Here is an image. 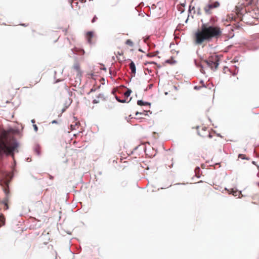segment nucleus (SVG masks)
I'll use <instances>...</instances> for the list:
<instances>
[{
    "label": "nucleus",
    "instance_id": "20",
    "mask_svg": "<svg viewBox=\"0 0 259 259\" xmlns=\"http://www.w3.org/2000/svg\"><path fill=\"white\" fill-rule=\"evenodd\" d=\"M82 3H84L86 2V0H79Z\"/></svg>",
    "mask_w": 259,
    "mask_h": 259
},
{
    "label": "nucleus",
    "instance_id": "13",
    "mask_svg": "<svg viewBox=\"0 0 259 259\" xmlns=\"http://www.w3.org/2000/svg\"><path fill=\"white\" fill-rule=\"evenodd\" d=\"M100 87V85H98L97 87H96V86H94L90 90V92L88 93V94H89L90 93H92V92H95V91H97V89H99Z\"/></svg>",
    "mask_w": 259,
    "mask_h": 259
},
{
    "label": "nucleus",
    "instance_id": "15",
    "mask_svg": "<svg viewBox=\"0 0 259 259\" xmlns=\"http://www.w3.org/2000/svg\"><path fill=\"white\" fill-rule=\"evenodd\" d=\"M238 157L240 158H241L242 159H246V158L245 157V155L244 154H239L238 155Z\"/></svg>",
    "mask_w": 259,
    "mask_h": 259
},
{
    "label": "nucleus",
    "instance_id": "29",
    "mask_svg": "<svg viewBox=\"0 0 259 259\" xmlns=\"http://www.w3.org/2000/svg\"><path fill=\"white\" fill-rule=\"evenodd\" d=\"M138 114H139V112H137L136 114L137 115Z\"/></svg>",
    "mask_w": 259,
    "mask_h": 259
},
{
    "label": "nucleus",
    "instance_id": "21",
    "mask_svg": "<svg viewBox=\"0 0 259 259\" xmlns=\"http://www.w3.org/2000/svg\"><path fill=\"white\" fill-rule=\"evenodd\" d=\"M200 88H201L200 86H195V89H200Z\"/></svg>",
    "mask_w": 259,
    "mask_h": 259
},
{
    "label": "nucleus",
    "instance_id": "22",
    "mask_svg": "<svg viewBox=\"0 0 259 259\" xmlns=\"http://www.w3.org/2000/svg\"><path fill=\"white\" fill-rule=\"evenodd\" d=\"M116 99L119 102V100H120V99H119V98L117 96H116Z\"/></svg>",
    "mask_w": 259,
    "mask_h": 259
},
{
    "label": "nucleus",
    "instance_id": "24",
    "mask_svg": "<svg viewBox=\"0 0 259 259\" xmlns=\"http://www.w3.org/2000/svg\"><path fill=\"white\" fill-rule=\"evenodd\" d=\"M56 122H56V121H55V120H54V121H52V123H56Z\"/></svg>",
    "mask_w": 259,
    "mask_h": 259
},
{
    "label": "nucleus",
    "instance_id": "2",
    "mask_svg": "<svg viewBox=\"0 0 259 259\" xmlns=\"http://www.w3.org/2000/svg\"><path fill=\"white\" fill-rule=\"evenodd\" d=\"M17 145L15 143H10L3 139L0 140V156L4 154L12 155L14 156L13 151L17 148Z\"/></svg>",
    "mask_w": 259,
    "mask_h": 259
},
{
    "label": "nucleus",
    "instance_id": "16",
    "mask_svg": "<svg viewBox=\"0 0 259 259\" xmlns=\"http://www.w3.org/2000/svg\"><path fill=\"white\" fill-rule=\"evenodd\" d=\"M98 18L96 16H94V17H93V19L92 20V23H95L96 20H97Z\"/></svg>",
    "mask_w": 259,
    "mask_h": 259
},
{
    "label": "nucleus",
    "instance_id": "6",
    "mask_svg": "<svg viewBox=\"0 0 259 259\" xmlns=\"http://www.w3.org/2000/svg\"><path fill=\"white\" fill-rule=\"evenodd\" d=\"M106 98L104 94H100L98 95L97 97V99H94L93 101V104H97L100 103V102L104 101H105Z\"/></svg>",
    "mask_w": 259,
    "mask_h": 259
},
{
    "label": "nucleus",
    "instance_id": "1",
    "mask_svg": "<svg viewBox=\"0 0 259 259\" xmlns=\"http://www.w3.org/2000/svg\"><path fill=\"white\" fill-rule=\"evenodd\" d=\"M222 30L219 26L211 25L209 23L202 24L194 34V42L195 44L200 45L209 42L213 38L218 39L222 36Z\"/></svg>",
    "mask_w": 259,
    "mask_h": 259
},
{
    "label": "nucleus",
    "instance_id": "18",
    "mask_svg": "<svg viewBox=\"0 0 259 259\" xmlns=\"http://www.w3.org/2000/svg\"><path fill=\"white\" fill-rule=\"evenodd\" d=\"M33 126L34 127V131L35 132H37L38 131V127L36 124H33Z\"/></svg>",
    "mask_w": 259,
    "mask_h": 259
},
{
    "label": "nucleus",
    "instance_id": "9",
    "mask_svg": "<svg viewBox=\"0 0 259 259\" xmlns=\"http://www.w3.org/2000/svg\"><path fill=\"white\" fill-rule=\"evenodd\" d=\"M130 68L131 70L132 73L134 74V75L136 74V66L135 63L132 61L131 63L130 64Z\"/></svg>",
    "mask_w": 259,
    "mask_h": 259
},
{
    "label": "nucleus",
    "instance_id": "5",
    "mask_svg": "<svg viewBox=\"0 0 259 259\" xmlns=\"http://www.w3.org/2000/svg\"><path fill=\"white\" fill-rule=\"evenodd\" d=\"M198 134L203 137H208L209 138H211V136L210 133L208 131H207V128L206 127H202L201 130L199 129L198 130Z\"/></svg>",
    "mask_w": 259,
    "mask_h": 259
},
{
    "label": "nucleus",
    "instance_id": "4",
    "mask_svg": "<svg viewBox=\"0 0 259 259\" xmlns=\"http://www.w3.org/2000/svg\"><path fill=\"white\" fill-rule=\"evenodd\" d=\"M219 59L217 56H211L207 60L204 61V62L211 68V69H217L219 65Z\"/></svg>",
    "mask_w": 259,
    "mask_h": 259
},
{
    "label": "nucleus",
    "instance_id": "26",
    "mask_svg": "<svg viewBox=\"0 0 259 259\" xmlns=\"http://www.w3.org/2000/svg\"><path fill=\"white\" fill-rule=\"evenodd\" d=\"M32 122H33V123H34V122H35V121H34V119L32 120Z\"/></svg>",
    "mask_w": 259,
    "mask_h": 259
},
{
    "label": "nucleus",
    "instance_id": "7",
    "mask_svg": "<svg viewBox=\"0 0 259 259\" xmlns=\"http://www.w3.org/2000/svg\"><path fill=\"white\" fill-rule=\"evenodd\" d=\"M73 69L74 71H76V75L77 76H81V71L80 70V65L78 62H76L74 64L73 66Z\"/></svg>",
    "mask_w": 259,
    "mask_h": 259
},
{
    "label": "nucleus",
    "instance_id": "3",
    "mask_svg": "<svg viewBox=\"0 0 259 259\" xmlns=\"http://www.w3.org/2000/svg\"><path fill=\"white\" fill-rule=\"evenodd\" d=\"M220 6V3L219 2L209 0L208 4L204 6L203 10L206 15H211L212 14L213 10Z\"/></svg>",
    "mask_w": 259,
    "mask_h": 259
},
{
    "label": "nucleus",
    "instance_id": "23",
    "mask_svg": "<svg viewBox=\"0 0 259 259\" xmlns=\"http://www.w3.org/2000/svg\"><path fill=\"white\" fill-rule=\"evenodd\" d=\"M199 169H199V167H196V169H195V171H196L197 170H199Z\"/></svg>",
    "mask_w": 259,
    "mask_h": 259
},
{
    "label": "nucleus",
    "instance_id": "14",
    "mask_svg": "<svg viewBox=\"0 0 259 259\" xmlns=\"http://www.w3.org/2000/svg\"><path fill=\"white\" fill-rule=\"evenodd\" d=\"M240 194V192H238L237 191H232V194L235 196H237L239 195Z\"/></svg>",
    "mask_w": 259,
    "mask_h": 259
},
{
    "label": "nucleus",
    "instance_id": "12",
    "mask_svg": "<svg viewBox=\"0 0 259 259\" xmlns=\"http://www.w3.org/2000/svg\"><path fill=\"white\" fill-rule=\"evenodd\" d=\"M125 44L131 47H133L134 46V42L131 39H127L125 41Z\"/></svg>",
    "mask_w": 259,
    "mask_h": 259
},
{
    "label": "nucleus",
    "instance_id": "28",
    "mask_svg": "<svg viewBox=\"0 0 259 259\" xmlns=\"http://www.w3.org/2000/svg\"><path fill=\"white\" fill-rule=\"evenodd\" d=\"M75 4H76V6L78 5V3H77V2L75 3Z\"/></svg>",
    "mask_w": 259,
    "mask_h": 259
},
{
    "label": "nucleus",
    "instance_id": "27",
    "mask_svg": "<svg viewBox=\"0 0 259 259\" xmlns=\"http://www.w3.org/2000/svg\"><path fill=\"white\" fill-rule=\"evenodd\" d=\"M71 127L72 128V129H74V128H73V125H71Z\"/></svg>",
    "mask_w": 259,
    "mask_h": 259
},
{
    "label": "nucleus",
    "instance_id": "17",
    "mask_svg": "<svg viewBox=\"0 0 259 259\" xmlns=\"http://www.w3.org/2000/svg\"><path fill=\"white\" fill-rule=\"evenodd\" d=\"M126 100H127L126 98L123 99V100H119V102L122 103H126V102H129V101H127Z\"/></svg>",
    "mask_w": 259,
    "mask_h": 259
},
{
    "label": "nucleus",
    "instance_id": "19",
    "mask_svg": "<svg viewBox=\"0 0 259 259\" xmlns=\"http://www.w3.org/2000/svg\"><path fill=\"white\" fill-rule=\"evenodd\" d=\"M84 51L83 50L81 49V50H79V54H81L83 55V54H84Z\"/></svg>",
    "mask_w": 259,
    "mask_h": 259
},
{
    "label": "nucleus",
    "instance_id": "8",
    "mask_svg": "<svg viewBox=\"0 0 259 259\" xmlns=\"http://www.w3.org/2000/svg\"><path fill=\"white\" fill-rule=\"evenodd\" d=\"M94 36V33L92 31H89L87 33V38L89 44L92 43V38Z\"/></svg>",
    "mask_w": 259,
    "mask_h": 259
},
{
    "label": "nucleus",
    "instance_id": "11",
    "mask_svg": "<svg viewBox=\"0 0 259 259\" xmlns=\"http://www.w3.org/2000/svg\"><path fill=\"white\" fill-rule=\"evenodd\" d=\"M131 93H132V91L130 89H127L126 92H125L124 93V98H126V99H127L128 97L130 96Z\"/></svg>",
    "mask_w": 259,
    "mask_h": 259
},
{
    "label": "nucleus",
    "instance_id": "10",
    "mask_svg": "<svg viewBox=\"0 0 259 259\" xmlns=\"http://www.w3.org/2000/svg\"><path fill=\"white\" fill-rule=\"evenodd\" d=\"M137 104L139 106L150 105V103L148 102H145L142 100H138L137 102Z\"/></svg>",
    "mask_w": 259,
    "mask_h": 259
},
{
    "label": "nucleus",
    "instance_id": "25",
    "mask_svg": "<svg viewBox=\"0 0 259 259\" xmlns=\"http://www.w3.org/2000/svg\"><path fill=\"white\" fill-rule=\"evenodd\" d=\"M67 30H65V34H67Z\"/></svg>",
    "mask_w": 259,
    "mask_h": 259
}]
</instances>
